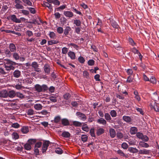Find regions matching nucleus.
<instances>
[{
	"label": "nucleus",
	"mask_w": 159,
	"mask_h": 159,
	"mask_svg": "<svg viewBox=\"0 0 159 159\" xmlns=\"http://www.w3.org/2000/svg\"><path fill=\"white\" fill-rule=\"evenodd\" d=\"M55 152L58 154H61L62 153V150L60 148H57L55 150Z\"/></svg>",
	"instance_id": "bf43d9fd"
},
{
	"label": "nucleus",
	"mask_w": 159,
	"mask_h": 159,
	"mask_svg": "<svg viewBox=\"0 0 159 159\" xmlns=\"http://www.w3.org/2000/svg\"><path fill=\"white\" fill-rule=\"evenodd\" d=\"M97 122L98 124H102L104 125H106L107 123L106 120L102 117L98 119L97 120Z\"/></svg>",
	"instance_id": "6e6552de"
},
{
	"label": "nucleus",
	"mask_w": 159,
	"mask_h": 159,
	"mask_svg": "<svg viewBox=\"0 0 159 159\" xmlns=\"http://www.w3.org/2000/svg\"><path fill=\"white\" fill-rule=\"evenodd\" d=\"M68 51V49L66 47H64L62 49V53L64 54H66Z\"/></svg>",
	"instance_id": "13d9d810"
},
{
	"label": "nucleus",
	"mask_w": 159,
	"mask_h": 159,
	"mask_svg": "<svg viewBox=\"0 0 159 159\" xmlns=\"http://www.w3.org/2000/svg\"><path fill=\"white\" fill-rule=\"evenodd\" d=\"M110 114L111 116L113 117H116L117 116L116 112L114 110L111 111Z\"/></svg>",
	"instance_id": "37998d69"
},
{
	"label": "nucleus",
	"mask_w": 159,
	"mask_h": 159,
	"mask_svg": "<svg viewBox=\"0 0 159 159\" xmlns=\"http://www.w3.org/2000/svg\"><path fill=\"white\" fill-rule=\"evenodd\" d=\"M10 50L12 52H15L16 50V47L15 45L13 43H10L9 46Z\"/></svg>",
	"instance_id": "4468645a"
},
{
	"label": "nucleus",
	"mask_w": 159,
	"mask_h": 159,
	"mask_svg": "<svg viewBox=\"0 0 159 159\" xmlns=\"http://www.w3.org/2000/svg\"><path fill=\"white\" fill-rule=\"evenodd\" d=\"M111 24L112 26L115 28H117L118 27V25L117 23L114 20H112L111 21Z\"/></svg>",
	"instance_id": "4c0bfd02"
},
{
	"label": "nucleus",
	"mask_w": 159,
	"mask_h": 159,
	"mask_svg": "<svg viewBox=\"0 0 159 159\" xmlns=\"http://www.w3.org/2000/svg\"><path fill=\"white\" fill-rule=\"evenodd\" d=\"M105 131V130L102 128H100L98 129L96 132L97 135L99 136L103 134Z\"/></svg>",
	"instance_id": "5701e85b"
},
{
	"label": "nucleus",
	"mask_w": 159,
	"mask_h": 159,
	"mask_svg": "<svg viewBox=\"0 0 159 159\" xmlns=\"http://www.w3.org/2000/svg\"><path fill=\"white\" fill-rule=\"evenodd\" d=\"M11 19L13 21V22H14L16 23H20V20L19 19H18L17 18L16 16L15 15H12L11 16H10Z\"/></svg>",
	"instance_id": "1a4fd4ad"
},
{
	"label": "nucleus",
	"mask_w": 159,
	"mask_h": 159,
	"mask_svg": "<svg viewBox=\"0 0 159 159\" xmlns=\"http://www.w3.org/2000/svg\"><path fill=\"white\" fill-rule=\"evenodd\" d=\"M42 106L40 104H36L34 106V108L37 110H39L42 109Z\"/></svg>",
	"instance_id": "473e14b6"
},
{
	"label": "nucleus",
	"mask_w": 159,
	"mask_h": 159,
	"mask_svg": "<svg viewBox=\"0 0 159 159\" xmlns=\"http://www.w3.org/2000/svg\"><path fill=\"white\" fill-rule=\"evenodd\" d=\"M57 32L60 34H62L63 32V30L62 27H59L57 28Z\"/></svg>",
	"instance_id": "864d4df0"
},
{
	"label": "nucleus",
	"mask_w": 159,
	"mask_h": 159,
	"mask_svg": "<svg viewBox=\"0 0 159 159\" xmlns=\"http://www.w3.org/2000/svg\"><path fill=\"white\" fill-rule=\"evenodd\" d=\"M150 106L151 108L154 109L156 111H159V107L156 102H155V105L153 106L151 104H150Z\"/></svg>",
	"instance_id": "2eb2a0df"
},
{
	"label": "nucleus",
	"mask_w": 159,
	"mask_h": 159,
	"mask_svg": "<svg viewBox=\"0 0 159 159\" xmlns=\"http://www.w3.org/2000/svg\"><path fill=\"white\" fill-rule=\"evenodd\" d=\"M63 13L64 15L66 17L71 18L73 16V13L70 11H64Z\"/></svg>",
	"instance_id": "f8f14e48"
},
{
	"label": "nucleus",
	"mask_w": 159,
	"mask_h": 159,
	"mask_svg": "<svg viewBox=\"0 0 159 159\" xmlns=\"http://www.w3.org/2000/svg\"><path fill=\"white\" fill-rule=\"evenodd\" d=\"M15 2L16 3L15 5V7L17 9H24V7L22 5L20 4L21 3V1L19 0H15Z\"/></svg>",
	"instance_id": "423d86ee"
},
{
	"label": "nucleus",
	"mask_w": 159,
	"mask_h": 159,
	"mask_svg": "<svg viewBox=\"0 0 159 159\" xmlns=\"http://www.w3.org/2000/svg\"><path fill=\"white\" fill-rule=\"evenodd\" d=\"M138 152L139 154L147 155L150 154V151L143 148V149H140L138 150Z\"/></svg>",
	"instance_id": "0eeeda50"
},
{
	"label": "nucleus",
	"mask_w": 159,
	"mask_h": 159,
	"mask_svg": "<svg viewBox=\"0 0 159 159\" xmlns=\"http://www.w3.org/2000/svg\"><path fill=\"white\" fill-rule=\"evenodd\" d=\"M73 124L76 127H80L82 125V124L81 122L76 121H73Z\"/></svg>",
	"instance_id": "e433bc0d"
},
{
	"label": "nucleus",
	"mask_w": 159,
	"mask_h": 159,
	"mask_svg": "<svg viewBox=\"0 0 159 159\" xmlns=\"http://www.w3.org/2000/svg\"><path fill=\"white\" fill-rule=\"evenodd\" d=\"M20 125L17 123H13L11 125V127L15 128H18L20 127Z\"/></svg>",
	"instance_id": "052dcab7"
},
{
	"label": "nucleus",
	"mask_w": 159,
	"mask_h": 159,
	"mask_svg": "<svg viewBox=\"0 0 159 159\" xmlns=\"http://www.w3.org/2000/svg\"><path fill=\"white\" fill-rule=\"evenodd\" d=\"M59 43V41L57 40H51L48 41V43L49 45L56 44Z\"/></svg>",
	"instance_id": "f704fd0d"
},
{
	"label": "nucleus",
	"mask_w": 159,
	"mask_h": 159,
	"mask_svg": "<svg viewBox=\"0 0 159 159\" xmlns=\"http://www.w3.org/2000/svg\"><path fill=\"white\" fill-rule=\"evenodd\" d=\"M43 6L48 7L50 10H52V6L48 2H44L43 4Z\"/></svg>",
	"instance_id": "a878e982"
},
{
	"label": "nucleus",
	"mask_w": 159,
	"mask_h": 159,
	"mask_svg": "<svg viewBox=\"0 0 159 159\" xmlns=\"http://www.w3.org/2000/svg\"><path fill=\"white\" fill-rule=\"evenodd\" d=\"M70 133L67 131H64L62 132L61 134V135L63 137L66 138H69L70 136Z\"/></svg>",
	"instance_id": "393cba45"
},
{
	"label": "nucleus",
	"mask_w": 159,
	"mask_h": 159,
	"mask_svg": "<svg viewBox=\"0 0 159 159\" xmlns=\"http://www.w3.org/2000/svg\"><path fill=\"white\" fill-rule=\"evenodd\" d=\"M116 136L117 138L120 139H122L123 137V134L121 132H117L116 134Z\"/></svg>",
	"instance_id": "69168bd1"
},
{
	"label": "nucleus",
	"mask_w": 159,
	"mask_h": 159,
	"mask_svg": "<svg viewBox=\"0 0 159 159\" xmlns=\"http://www.w3.org/2000/svg\"><path fill=\"white\" fill-rule=\"evenodd\" d=\"M129 150L130 152L132 153H136L138 152V150L135 148H129Z\"/></svg>",
	"instance_id": "c756f323"
},
{
	"label": "nucleus",
	"mask_w": 159,
	"mask_h": 159,
	"mask_svg": "<svg viewBox=\"0 0 159 159\" xmlns=\"http://www.w3.org/2000/svg\"><path fill=\"white\" fill-rule=\"evenodd\" d=\"M21 75V71L18 69L15 70L13 73V76L14 77L16 78H18L20 77Z\"/></svg>",
	"instance_id": "39448f33"
},
{
	"label": "nucleus",
	"mask_w": 159,
	"mask_h": 159,
	"mask_svg": "<svg viewBox=\"0 0 159 159\" xmlns=\"http://www.w3.org/2000/svg\"><path fill=\"white\" fill-rule=\"evenodd\" d=\"M11 52L10 50L7 49H5L4 51L5 53L7 56L8 57H10L11 55Z\"/></svg>",
	"instance_id": "de8ad7c7"
},
{
	"label": "nucleus",
	"mask_w": 159,
	"mask_h": 159,
	"mask_svg": "<svg viewBox=\"0 0 159 159\" xmlns=\"http://www.w3.org/2000/svg\"><path fill=\"white\" fill-rule=\"evenodd\" d=\"M150 81L151 83L154 84L156 83V80L154 77L153 76L151 77L149 80Z\"/></svg>",
	"instance_id": "603ef678"
},
{
	"label": "nucleus",
	"mask_w": 159,
	"mask_h": 159,
	"mask_svg": "<svg viewBox=\"0 0 159 159\" xmlns=\"http://www.w3.org/2000/svg\"><path fill=\"white\" fill-rule=\"evenodd\" d=\"M61 119V117L59 116H57L55 117L54 118V120L52 121V122L53 121L54 123H57L60 121Z\"/></svg>",
	"instance_id": "58836bf2"
},
{
	"label": "nucleus",
	"mask_w": 159,
	"mask_h": 159,
	"mask_svg": "<svg viewBox=\"0 0 159 159\" xmlns=\"http://www.w3.org/2000/svg\"><path fill=\"white\" fill-rule=\"evenodd\" d=\"M16 96V93L14 90H11L7 92V97L10 98H13Z\"/></svg>",
	"instance_id": "9d476101"
},
{
	"label": "nucleus",
	"mask_w": 159,
	"mask_h": 159,
	"mask_svg": "<svg viewBox=\"0 0 159 159\" xmlns=\"http://www.w3.org/2000/svg\"><path fill=\"white\" fill-rule=\"evenodd\" d=\"M16 95L17 97L20 98L21 99H23L25 98V96L22 93L19 92L16 93Z\"/></svg>",
	"instance_id": "49530a36"
},
{
	"label": "nucleus",
	"mask_w": 159,
	"mask_h": 159,
	"mask_svg": "<svg viewBox=\"0 0 159 159\" xmlns=\"http://www.w3.org/2000/svg\"><path fill=\"white\" fill-rule=\"evenodd\" d=\"M61 123L64 126H67L69 125V121L66 118H63L61 120Z\"/></svg>",
	"instance_id": "dca6fc26"
},
{
	"label": "nucleus",
	"mask_w": 159,
	"mask_h": 159,
	"mask_svg": "<svg viewBox=\"0 0 159 159\" xmlns=\"http://www.w3.org/2000/svg\"><path fill=\"white\" fill-rule=\"evenodd\" d=\"M139 145L142 147L147 148L149 147V144L143 141H140L139 143Z\"/></svg>",
	"instance_id": "f3484780"
},
{
	"label": "nucleus",
	"mask_w": 159,
	"mask_h": 159,
	"mask_svg": "<svg viewBox=\"0 0 159 159\" xmlns=\"http://www.w3.org/2000/svg\"><path fill=\"white\" fill-rule=\"evenodd\" d=\"M76 115L80 119L83 121L85 120L86 119L85 115L83 113L77 112L76 113Z\"/></svg>",
	"instance_id": "f03ea898"
},
{
	"label": "nucleus",
	"mask_w": 159,
	"mask_h": 159,
	"mask_svg": "<svg viewBox=\"0 0 159 159\" xmlns=\"http://www.w3.org/2000/svg\"><path fill=\"white\" fill-rule=\"evenodd\" d=\"M110 135L111 138H114L116 135V132L115 130L113 128H111L109 130Z\"/></svg>",
	"instance_id": "9b49d317"
},
{
	"label": "nucleus",
	"mask_w": 159,
	"mask_h": 159,
	"mask_svg": "<svg viewBox=\"0 0 159 159\" xmlns=\"http://www.w3.org/2000/svg\"><path fill=\"white\" fill-rule=\"evenodd\" d=\"M78 60L80 63L82 64H83L85 61L84 58L82 56H80L78 58Z\"/></svg>",
	"instance_id": "3c124183"
},
{
	"label": "nucleus",
	"mask_w": 159,
	"mask_h": 159,
	"mask_svg": "<svg viewBox=\"0 0 159 159\" xmlns=\"http://www.w3.org/2000/svg\"><path fill=\"white\" fill-rule=\"evenodd\" d=\"M74 24L76 26H79L81 25V22L79 19H75L74 20Z\"/></svg>",
	"instance_id": "c9c22d12"
},
{
	"label": "nucleus",
	"mask_w": 159,
	"mask_h": 159,
	"mask_svg": "<svg viewBox=\"0 0 159 159\" xmlns=\"http://www.w3.org/2000/svg\"><path fill=\"white\" fill-rule=\"evenodd\" d=\"M82 130L86 132H88L89 130V128L87 125L85 123L82 125Z\"/></svg>",
	"instance_id": "c85d7f7f"
},
{
	"label": "nucleus",
	"mask_w": 159,
	"mask_h": 159,
	"mask_svg": "<svg viewBox=\"0 0 159 159\" xmlns=\"http://www.w3.org/2000/svg\"><path fill=\"white\" fill-rule=\"evenodd\" d=\"M81 140L83 142H86L88 139V136L86 135H82L81 136Z\"/></svg>",
	"instance_id": "a18cd8bd"
},
{
	"label": "nucleus",
	"mask_w": 159,
	"mask_h": 159,
	"mask_svg": "<svg viewBox=\"0 0 159 159\" xmlns=\"http://www.w3.org/2000/svg\"><path fill=\"white\" fill-rule=\"evenodd\" d=\"M13 57L16 60H19L20 58V56L19 54L18 53L15 52L13 54Z\"/></svg>",
	"instance_id": "ea45409f"
},
{
	"label": "nucleus",
	"mask_w": 159,
	"mask_h": 159,
	"mask_svg": "<svg viewBox=\"0 0 159 159\" xmlns=\"http://www.w3.org/2000/svg\"><path fill=\"white\" fill-rule=\"evenodd\" d=\"M31 66L34 69V70L36 72L39 73H40L41 72L40 69L38 68L39 65L37 62L35 61L33 62L32 63Z\"/></svg>",
	"instance_id": "f257e3e1"
},
{
	"label": "nucleus",
	"mask_w": 159,
	"mask_h": 159,
	"mask_svg": "<svg viewBox=\"0 0 159 159\" xmlns=\"http://www.w3.org/2000/svg\"><path fill=\"white\" fill-rule=\"evenodd\" d=\"M105 118L106 120L107 121L110 122V120L111 119V117L110 114L108 113H106L104 115Z\"/></svg>",
	"instance_id": "2f4dec72"
},
{
	"label": "nucleus",
	"mask_w": 159,
	"mask_h": 159,
	"mask_svg": "<svg viewBox=\"0 0 159 159\" xmlns=\"http://www.w3.org/2000/svg\"><path fill=\"white\" fill-rule=\"evenodd\" d=\"M71 95L69 93H66L64 95V98L65 99L67 100L70 97Z\"/></svg>",
	"instance_id": "e2e57ef3"
},
{
	"label": "nucleus",
	"mask_w": 159,
	"mask_h": 159,
	"mask_svg": "<svg viewBox=\"0 0 159 159\" xmlns=\"http://www.w3.org/2000/svg\"><path fill=\"white\" fill-rule=\"evenodd\" d=\"M71 30V28L69 26H67L64 30V34L65 35H67L69 32Z\"/></svg>",
	"instance_id": "b1692460"
},
{
	"label": "nucleus",
	"mask_w": 159,
	"mask_h": 159,
	"mask_svg": "<svg viewBox=\"0 0 159 159\" xmlns=\"http://www.w3.org/2000/svg\"><path fill=\"white\" fill-rule=\"evenodd\" d=\"M117 152L118 154L121 156L127 157L126 156L125 154L121 150H118L117 151Z\"/></svg>",
	"instance_id": "4d7b16f0"
},
{
	"label": "nucleus",
	"mask_w": 159,
	"mask_h": 159,
	"mask_svg": "<svg viewBox=\"0 0 159 159\" xmlns=\"http://www.w3.org/2000/svg\"><path fill=\"white\" fill-rule=\"evenodd\" d=\"M21 131L23 134L27 133L29 131L28 126H24L21 129Z\"/></svg>",
	"instance_id": "6ab92c4d"
},
{
	"label": "nucleus",
	"mask_w": 159,
	"mask_h": 159,
	"mask_svg": "<svg viewBox=\"0 0 159 159\" xmlns=\"http://www.w3.org/2000/svg\"><path fill=\"white\" fill-rule=\"evenodd\" d=\"M5 68L6 70L7 71H10L11 70H14L15 67L13 66L9 65H7L6 64L4 65Z\"/></svg>",
	"instance_id": "412c9836"
},
{
	"label": "nucleus",
	"mask_w": 159,
	"mask_h": 159,
	"mask_svg": "<svg viewBox=\"0 0 159 159\" xmlns=\"http://www.w3.org/2000/svg\"><path fill=\"white\" fill-rule=\"evenodd\" d=\"M13 139L16 140L19 138V136L18 134L16 132H14L12 134Z\"/></svg>",
	"instance_id": "79ce46f5"
},
{
	"label": "nucleus",
	"mask_w": 159,
	"mask_h": 159,
	"mask_svg": "<svg viewBox=\"0 0 159 159\" xmlns=\"http://www.w3.org/2000/svg\"><path fill=\"white\" fill-rule=\"evenodd\" d=\"M36 142V140L33 139H30L28 140V143L31 144H33Z\"/></svg>",
	"instance_id": "5fc2aeb1"
},
{
	"label": "nucleus",
	"mask_w": 159,
	"mask_h": 159,
	"mask_svg": "<svg viewBox=\"0 0 159 159\" xmlns=\"http://www.w3.org/2000/svg\"><path fill=\"white\" fill-rule=\"evenodd\" d=\"M45 73L48 74L50 73L51 68L48 64H45L43 67Z\"/></svg>",
	"instance_id": "20e7f679"
},
{
	"label": "nucleus",
	"mask_w": 159,
	"mask_h": 159,
	"mask_svg": "<svg viewBox=\"0 0 159 159\" xmlns=\"http://www.w3.org/2000/svg\"><path fill=\"white\" fill-rule=\"evenodd\" d=\"M0 97L6 98L7 97V91L6 90H2L0 92Z\"/></svg>",
	"instance_id": "ddd939ff"
},
{
	"label": "nucleus",
	"mask_w": 159,
	"mask_h": 159,
	"mask_svg": "<svg viewBox=\"0 0 159 159\" xmlns=\"http://www.w3.org/2000/svg\"><path fill=\"white\" fill-rule=\"evenodd\" d=\"M49 35L51 39H55L56 38V34L53 32H50Z\"/></svg>",
	"instance_id": "c03bdc74"
},
{
	"label": "nucleus",
	"mask_w": 159,
	"mask_h": 159,
	"mask_svg": "<svg viewBox=\"0 0 159 159\" xmlns=\"http://www.w3.org/2000/svg\"><path fill=\"white\" fill-rule=\"evenodd\" d=\"M0 73L4 77L7 76L8 75L7 73L4 70L1 68H0Z\"/></svg>",
	"instance_id": "a19ab883"
},
{
	"label": "nucleus",
	"mask_w": 159,
	"mask_h": 159,
	"mask_svg": "<svg viewBox=\"0 0 159 159\" xmlns=\"http://www.w3.org/2000/svg\"><path fill=\"white\" fill-rule=\"evenodd\" d=\"M57 95H56L51 96L49 97V99L52 102H55L57 101Z\"/></svg>",
	"instance_id": "4be33fe9"
},
{
	"label": "nucleus",
	"mask_w": 159,
	"mask_h": 159,
	"mask_svg": "<svg viewBox=\"0 0 159 159\" xmlns=\"http://www.w3.org/2000/svg\"><path fill=\"white\" fill-rule=\"evenodd\" d=\"M122 118L124 121L128 123L132 121V119L129 116H123Z\"/></svg>",
	"instance_id": "aec40b11"
},
{
	"label": "nucleus",
	"mask_w": 159,
	"mask_h": 159,
	"mask_svg": "<svg viewBox=\"0 0 159 159\" xmlns=\"http://www.w3.org/2000/svg\"><path fill=\"white\" fill-rule=\"evenodd\" d=\"M90 133L92 137H95V135L94 133V129L92 128L90 129Z\"/></svg>",
	"instance_id": "6e6d98bb"
},
{
	"label": "nucleus",
	"mask_w": 159,
	"mask_h": 159,
	"mask_svg": "<svg viewBox=\"0 0 159 159\" xmlns=\"http://www.w3.org/2000/svg\"><path fill=\"white\" fill-rule=\"evenodd\" d=\"M68 56L71 59L74 60L75 58V55L73 52L70 51L68 53Z\"/></svg>",
	"instance_id": "a211bd4d"
},
{
	"label": "nucleus",
	"mask_w": 159,
	"mask_h": 159,
	"mask_svg": "<svg viewBox=\"0 0 159 159\" xmlns=\"http://www.w3.org/2000/svg\"><path fill=\"white\" fill-rule=\"evenodd\" d=\"M6 64H7L13 66V65H16V63L15 62L12 61L11 60H7V62L6 63Z\"/></svg>",
	"instance_id": "09e8293b"
},
{
	"label": "nucleus",
	"mask_w": 159,
	"mask_h": 159,
	"mask_svg": "<svg viewBox=\"0 0 159 159\" xmlns=\"http://www.w3.org/2000/svg\"><path fill=\"white\" fill-rule=\"evenodd\" d=\"M88 64L89 66H93L94 64V61L92 59L89 60L88 62Z\"/></svg>",
	"instance_id": "680f3d73"
},
{
	"label": "nucleus",
	"mask_w": 159,
	"mask_h": 159,
	"mask_svg": "<svg viewBox=\"0 0 159 159\" xmlns=\"http://www.w3.org/2000/svg\"><path fill=\"white\" fill-rule=\"evenodd\" d=\"M35 87L36 90L37 91V92H40L41 91H42V87H41V86L40 85L38 84H37L35 85Z\"/></svg>",
	"instance_id": "72a5a7b5"
},
{
	"label": "nucleus",
	"mask_w": 159,
	"mask_h": 159,
	"mask_svg": "<svg viewBox=\"0 0 159 159\" xmlns=\"http://www.w3.org/2000/svg\"><path fill=\"white\" fill-rule=\"evenodd\" d=\"M24 147L25 149L27 150H30L31 148L30 144L28 143H27L25 145Z\"/></svg>",
	"instance_id": "8fccbe9b"
},
{
	"label": "nucleus",
	"mask_w": 159,
	"mask_h": 159,
	"mask_svg": "<svg viewBox=\"0 0 159 159\" xmlns=\"http://www.w3.org/2000/svg\"><path fill=\"white\" fill-rule=\"evenodd\" d=\"M28 8L30 11V12L31 13L33 14H35V13L36 11L34 8L30 7H28Z\"/></svg>",
	"instance_id": "0e129e2a"
},
{
	"label": "nucleus",
	"mask_w": 159,
	"mask_h": 159,
	"mask_svg": "<svg viewBox=\"0 0 159 159\" xmlns=\"http://www.w3.org/2000/svg\"><path fill=\"white\" fill-rule=\"evenodd\" d=\"M126 72L128 75L131 76L132 75L133 71L131 69H129L127 70Z\"/></svg>",
	"instance_id": "774afa93"
},
{
	"label": "nucleus",
	"mask_w": 159,
	"mask_h": 159,
	"mask_svg": "<svg viewBox=\"0 0 159 159\" xmlns=\"http://www.w3.org/2000/svg\"><path fill=\"white\" fill-rule=\"evenodd\" d=\"M152 98L156 102L158 100V96L157 93L154 92L153 93L152 96Z\"/></svg>",
	"instance_id": "cd10ccee"
},
{
	"label": "nucleus",
	"mask_w": 159,
	"mask_h": 159,
	"mask_svg": "<svg viewBox=\"0 0 159 159\" xmlns=\"http://www.w3.org/2000/svg\"><path fill=\"white\" fill-rule=\"evenodd\" d=\"M137 129L135 127H132L130 129V133L131 134H135L137 131Z\"/></svg>",
	"instance_id": "7c9ffc66"
},
{
	"label": "nucleus",
	"mask_w": 159,
	"mask_h": 159,
	"mask_svg": "<svg viewBox=\"0 0 159 159\" xmlns=\"http://www.w3.org/2000/svg\"><path fill=\"white\" fill-rule=\"evenodd\" d=\"M22 2L25 4L24 5H28L30 6H32V3L30 0H22Z\"/></svg>",
	"instance_id": "bb28decb"
},
{
	"label": "nucleus",
	"mask_w": 159,
	"mask_h": 159,
	"mask_svg": "<svg viewBox=\"0 0 159 159\" xmlns=\"http://www.w3.org/2000/svg\"><path fill=\"white\" fill-rule=\"evenodd\" d=\"M26 34L29 37H31L33 35V33L32 31L30 30H27L26 32Z\"/></svg>",
	"instance_id": "338daca9"
},
{
	"label": "nucleus",
	"mask_w": 159,
	"mask_h": 159,
	"mask_svg": "<svg viewBox=\"0 0 159 159\" xmlns=\"http://www.w3.org/2000/svg\"><path fill=\"white\" fill-rule=\"evenodd\" d=\"M49 142L47 141L43 143L42 147V151L43 153L45 152L49 146Z\"/></svg>",
	"instance_id": "7ed1b4c3"
}]
</instances>
